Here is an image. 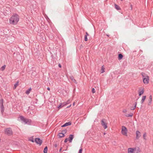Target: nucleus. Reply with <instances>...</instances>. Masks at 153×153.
<instances>
[{
  "label": "nucleus",
  "mask_w": 153,
  "mask_h": 153,
  "mask_svg": "<svg viewBox=\"0 0 153 153\" xmlns=\"http://www.w3.org/2000/svg\"><path fill=\"white\" fill-rule=\"evenodd\" d=\"M86 35H87V36L88 35V34L87 32H86Z\"/></svg>",
  "instance_id": "37"
},
{
  "label": "nucleus",
  "mask_w": 153,
  "mask_h": 153,
  "mask_svg": "<svg viewBox=\"0 0 153 153\" xmlns=\"http://www.w3.org/2000/svg\"><path fill=\"white\" fill-rule=\"evenodd\" d=\"M131 9H132V5H131Z\"/></svg>",
  "instance_id": "39"
},
{
  "label": "nucleus",
  "mask_w": 153,
  "mask_h": 153,
  "mask_svg": "<svg viewBox=\"0 0 153 153\" xmlns=\"http://www.w3.org/2000/svg\"><path fill=\"white\" fill-rule=\"evenodd\" d=\"M19 21V16L16 14L13 15L9 19L10 24L13 25H16Z\"/></svg>",
  "instance_id": "1"
},
{
  "label": "nucleus",
  "mask_w": 153,
  "mask_h": 153,
  "mask_svg": "<svg viewBox=\"0 0 153 153\" xmlns=\"http://www.w3.org/2000/svg\"><path fill=\"white\" fill-rule=\"evenodd\" d=\"M67 131V130H63L62 131V133H63L64 134V133H65Z\"/></svg>",
  "instance_id": "29"
},
{
  "label": "nucleus",
  "mask_w": 153,
  "mask_h": 153,
  "mask_svg": "<svg viewBox=\"0 0 153 153\" xmlns=\"http://www.w3.org/2000/svg\"><path fill=\"white\" fill-rule=\"evenodd\" d=\"M68 101H67V103H65V105H66V104H68Z\"/></svg>",
  "instance_id": "40"
},
{
  "label": "nucleus",
  "mask_w": 153,
  "mask_h": 153,
  "mask_svg": "<svg viewBox=\"0 0 153 153\" xmlns=\"http://www.w3.org/2000/svg\"><path fill=\"white\" fill-rule=\"evenodd\" d=\"M121 1H123V0H121Z\"/></svg>",
  "instance_id": "44"
},
{
  "label": "nucleus",
  "mask_w": 153,
  "mask_h": 153,
  "mask_svg": "<svg viewBox=\"0 0 153 153\" xmlns=\"http://www.w3.org/2000/svg\"><path fill=\"white\" fill-rule=\"evenodd\" d=\"M152 97L151 95H150L149 97V99L148 100L149 102L148 105H150L152 104Z\"/></svg>",
  "instance_id": "11"
},
{
  "label": "nucleus",
  "mask_w": 153,
  "mask_h": 153,
  "mask_svg": "<svg viewBox=\"0 0 153 153\" xmlns=\"http://www.w3.org/2000/svg\"><path fill=\"white\" fill-rule=\"evenodd\" d=\"M82 149H81L79 150V153H82Z\"/></svg>",
  "instance_id": "31"
},
{
  "label": "nucleus",
  "mask_w": 153,
  "mask_h": 153,
  "mask_svg": "<svg viewBox=\"0 0 153 153\" xmlns=\"http://www.w3.org/2000/svg\"><path fill=\"white\" fill-rule=\"evenodd\" d=\"M105 68H103V66H102V68H101V73H102L105 72L104 71Z\"/></svg>",
  "instance_id": "24"
},
{
  "label": "nucleus",
  "mask_w": 153,
  "mask_h": 153,
  "mask_svg": "<svg viewBox=\"0 0 153 153\" xmlns=\"http://www.w3.org/2000/svg\"><path fill=\"white\" fill-rule=\"evenodd\" d=\"M71 125V123L70 122L66 123H65L64 125L62 126V127H65L67 126L70 125Z\"/></svg>",
  "instance_id": "14"
},
{
  "label": "nucleus",
  "mask_w": 153,
  "mask_h": 153,
  "mask_svg": "<svg viewBox=\"0 0 153 153\" xmlns=\"http://www.w3.org/2000/svg\"><path fill=\"white\" fill-rule=\"evenodd\" d=\"M63 106H62V103L60 104V105L58 107V108L59 109L62 107Z\"/></svg>",
  "instance_id": "27"
},
{
  "label": "nucleus",
  "mask_w": 153,
  "mask_h": 153,
  "mask_svg": "<svg viewBox=\"0 0 153 153\" xmlns=\"http://www.w3.org/2000/svg\"><path fill=\"white\" fill-rule=\"evenodd\" d=\"M71 106V105L69 106H68L67 107V108H70Z\"/></svg>",
  "instance_id": "35"
},
{
  "label": "nucleus",
  "mask_w": 153,
  "mask_h": 153,
  "mask_svg": "<svg viewBox=\"0 0 153 153\" xmlns=\"http://www.w3.org/2000/svg\"><path fill=\"white\" fill-rule=\"evenodd\" d=\"M95 90L94 88H92V92L93 94L95 92Z\"/></svg>",
  "instance_id": "26"
},
{
  "label": "nucleus",
  "mask_w": 153,
  "mask_h": 153,
  "mask_svg": "<svg viewBox=\"0 0 153 153\" xmlns=\"http://www.w3.org/2000/svg\"><path fill=\"white\" fill-rule=\"evenodd\" d=\"M48 151V148L47 146L45 147L44 150V152L45 153H47Z\"/></svg>",
  "instance_id": "20"
},
{
  "label": "nucleus",
  "mask_w": 153,
  "mask_h": 153,
  "mask_svg": "<svg viewBox=\"0 0 153 153\" xmlns=\"http://www.w3.org/2000/svg\"><path fill=\"white\" fill-rule=\"evenodd\" d=\"M58 136L59 137H62L64 136V134L63 133H59L58 134Z\"/></svg>",
  "instance_id": "18"
},
{
  "label": "nucleus",
  "mask_w": 153,
  "mask_h": 153,
  "mask_svg": "<svg viewBox=\"0 0 153 153\" xmlns=\"http://www.w3.org/2000/svg\"><path fill=\"white\" fill-rule=\"evenodd\" d=\"M135 149L132 148H129L128 150V153H133Z\"/></svg>",
  "instance_id": "12"
},
{
  "label": "nucleus",
  "mask_w": 153,
  "mask_h": 153,
  "mask_svg": "<svg viewBox=\"0 0 153 153\" xmlns=\"http://www.w3.org/2000/svg\"><path fill=\"white\" fill-rule=\"evenodd\" d=\"M62 150V148H61L60 149H59V152H61Z\"/></svg>",
  "instance_id": "38"
},
{
  "label": "nucleus",
  "mask_w": 153,
  "mask_h": 153,
  "mask_svg": "<svg viewBox=\"0 0 153 153\" xmlns=\"http://www.w3.org/2000/svg\"><path fill=\"white\" fill-rule=\"evenodd\" d=\"M101 124L102 126L103 127V128L105 129L107 128L106 121L105 119H102L101 121Z\"/></svg>",
  "instance_id": "5"
},
{
  "label": "nucleus",
  "mask_w": 153,
  "mask_h": 153,
  "mask_svg": "<svg viewBox=\"0 0 153 153\" xmlns=\"http://www.w3.org/2000/svg\"><path fill=\"white\" fill-rule=\"evenodd\" d=\"M140 133L138 131H136V138L138 139L140 136Z\"/></svg>",
  "instance_id": "9"
},
{
  "label": "nucleus",
  "mask_w": 153,
  "mask_h": 153,
  "mask_svg": "<svg viewBox=\"0 0 153 153\" xmlns=\"http://www.w3.org/2000/svg\"><path fill=\"white\" fill-rule=\"evenodd\" d=\"M136 104H137V103H136V104H135V105L133 107H131V110H134L136 107Z\"/></svg>",
  "instance_id": "25"
},
{
  "label": "nucleus",
  "mask_w": 153,
  "mask_h": 153,
  "mask_svg": "<svg viewBox=\"0 0 153 153\" xmlns=\"http://www.w3.org/2000/svg\"><path fill=\"white\" fill-rule=\"evenodd\" d=\"M20 120L21 122V126H23L24 125L26 124L29 123V120L26 119L22 116H20Z\"/></svg>",
  "instance_id": "2"
},
{
  "label": "nucleus",
  "mask_w": 153,
  "mask_h": 153,
  "mask_svg": "<svg viewBox=\"0 0 153 153\" xmlns=\"http://www.w3.org/2000/svg\"><path fill=\"white\" fill-rule=\"evenodd\" d=\"M5 67H6V65H3V66H2L1 68V70L2 71H4L5 68Z\"/></svg>",
  "instance_id": "21"
},
{
  "label": "nucleus",
  "mask_w": 153,
  "mask_h": 153,
  "mask_svg": "<svg viewBox=\"0 0 153 153\" xmlns=\"http://www.w3.org/2000/svg\"><path fill=\"white\" fill-rule=\"evenodd\" d=\"M146 133H145L143 134V137L144 140H146Z\"/></svg>",
  "instance_id": "23"
},
{
  "label": "nucleus",
  "mask_w": 153,
  "mask_h": 153,
  "mask_svg": "<svg viewBox=\"0 0 153 153\" xmlns=\"http://www.w3.org/2000/svg\"><path fill=\"white\" fill-rule=\"evenodd\" d=\"M104 134H105V133H104Z\"/></svg>",
  "instance_id": "43"
},
{
  "label": "nucleus",
  "mask_w": 153,
  "mask_h": 153,
  "mask_svg": "<svg viewBox=\"0 0 153 153\" xmlns=\"http://www.w3.org/2000/svg\"><path fill=\"white\" fill-rule=\"evenodd\" d=\"M146 96H143L142 97V99L141 101V103H143L144 101H145V100L146 99Z\"/></svg>",
  "instance_id": "13"
},
{
  "label": "nucleus",
  "mask_w": 153,
  "mask_h": 153,
  "mask_svg": "<svg viewBox=\"0 0 153 153\" xmlns=\"http://www.w3.org/2000/svg\"><path fill=\"white\" fill-rule=\"evenodd\" d=\"M32 141L33 142V140H32Z\"/></svg>",
  "instance_id": "42"
},
{
  "label": "nucleus",
  "mask_w": 153,
  "mask_h": 153,
  "mask_svg": "<svg viewBox=\"0 0 153 153\" xmlns=\"http://www.w3.org/2000/svg\"><path fill=\"white\" fill-rule=\"evenodd\" d=\"M87 40H88V38H87V36L86 35L85 36V41H87Z\"/></svg>",
  "instance_id": "28"
},
{
  "label": "nucleus",
  "mask_w": 153,
  "mask_h": 153,
  "mask_svg": "<svg viewBox=\"0 0 153 153\" xmlns=\"http://www.w3.org/2000/svg\"><path fill=\"white\" fill-rule=\"evenodd\" d=\"M47 90H48V91H50V88L49 87H48L47 88Z\"/></svg>",
  "instance_id": "34"
},
{
  "label": "nucleus",
  "mask_w": 153,
  "mask_h": 153,
  "mask_svg": "<svg viewBox=\"0 0 153 153\" xmlns=\"http://www.w3.org/2000/svg\"><path fill=\"white\" fill-rule=\"evenodd\" d=\"M54 146L55 147H56L57 146V144H54Z\"/></svg>",
  "instance_id": "33"
},
{
  "label": "nucleus",
  "mask_w": 153,
  "mask_h": 153,
  "mask_svg": "<svg viewBox=\"0 0 153 153\" xmlns=\"http://www.w3.org/2000/svg\"><path fill=\"white\" fill-rule=\"evenodd\" d=\"M31 88H30L26 91V94H29L31 91Z\"/></svg>",
  "instance_id": "15"
},
{
  "label": "nucleus",
  "mask_w": 153,
  "mask_h": 153,
  "mask_svg": "<svg viewBox=\"0 0 153 153\" xmlns=\"http://www.w3.org/2000/svg\"><path fill=\"white\" fill-rule=\"evenodd\" d=\"M19 85V82H17L14 85V89H15Z\"/></svg>",
  "instance_id": "22"
},
{
  "label": "nucleus",
  "mask_w": 153,
  "mask_h": 153,
  "mask_svg": "<svg viewBox=\"0 0 153 153\" xmlns=\"http://www.w3.org/2000/svg\"><path fill=\"white\" fill-rule=\"evenodd\" d=\"M68 138H66L64 142L65 143H66L68 141Z\"/></svg>",
  "instance_id": "30"
},
{
  "label": "nucleus",
  "mask_w": 153,
  "mask_h": 153,
  "mask_svg": "<svg viewBox=\"0 0 153 153\" xmlns=\"http://www.w3.org/2000/svg\"><path fill=\"white\" fill-rule=\"evenodd\" d=\"M5 133L8 135H10L12 134V131L11 128H7L5 130Z\"/></svg>",
  "instance_id": "6"
},
{
  "label": "nucleus",
  "mask_w": 153,
  "mask_h": 153,
  "mask_svg": "<svg viewBox=\"0 0 153 153\" xmlns=\"http://www.w3.org/2000/svg\"><path fill=\"white\" fill-rule=\"evenodd\" d=\"M121 132L123 135L126 136H127L128 130L125 126H122Z\"/></svg>",
  "instance_id": "4"
},
{
  "label": "nucleus",
  "mask_w": 153,
  "mask_h": 153,
  "mask_svg": "<svg viewBox=\"0 0 153 153\" xmlns=\"http://www.w3.org/2000/svg\"><path fill=\"white\" fill-rule=\"evenodd\" d=\"M35 141L37 144H39V145H41L42 143V140L39 138H36Z\"/></svg>",
  "instance_id": "8"
},
{
  "label": "nucleus",
  "mask_w": 153,
  "mask_h": 153,
  "mask_svg": "<svg viewBox=\"0 0 153 153\" xmlns=\"http://www.w3.org/2000/svg\"><path fill=\"white\" fill-rule=\"evenodd\" d=\"M73 105L74 106V103H73Z\"/></svg>",
  "instance_id": "41"
},
{
  "label": "nucleus",
  "mask_w": 153,
  "mask_h": 153,
  "mask_svg": "<svg viewBox=\"0 0 153 153\" xmlns=\"http://www.w3.org/2000/svg\"><path fill=\"white\" fill-rule=\"evenodd\" d=\"M114 5H115V8L116 9H117L118 10H121L120 7L119 6H118L116 4H115Z\"/></svg>",
  "instance_id": "17"
},
{
  "label": "nucleus",
  "mask_w": 153,
  "mask_h": 153,
  "mask_svg": "<svg viewBox=\"0 0 153 153\" xmlns=\"http://www.w3.org/2000/svg\"><path fill=\"white\" fill-rule=\"evenodd\" d=\"M59 66L60 67V68H61V65L60 64H59Z\"/></svg>",
  "instance_id": "36"
},
{
  "label": "nucleus",
  "mask_w": 153,
  "mask_h": 153,
  "mask_svg": "<svg viewBox=\"0 0 153 153\" xmlns=\"http://www.w3.org/2000/svg\"><path fill=\"white\" fill-rule=\"evenodd\" d=\"M74 135H70L69 137V138H68V140L69 141L70 143H71L72 141V140L74 138Z\"/></svg>",
  "instance_id": "10"
},
{
  "label": "nucleus",
  "mask_w": 153,
  "mask_h": 153,
  "mask_svg": "<svg viewBox=\"0 0 153 153\" xmlns=\"http://www.w3.org/2000/svg\"><path fill=\"white\" fill-rule=\"evenodd\" d=\"M144 93V89H142L140 91H139V95L141 96V95H142Z\"/></svg>",
  "instance_id": "16"
},
{
  "label": "nucleus",
  "mask_w": 153,
  "mask_h": 153,
  "mask_svg": "<svg viewBox=\"0 0 153 153\" xmlns=\"http://www.w3.org/2000/svg\"><path fill=\"white\" fill-rule=\"evenodd\" d=\"M127 110L126 109H124L123 110V112L125 114V116L126 117H131L133 116V114L132 113H131L130 114H127Z\"/></svg>",
  "instance_id": "7"
},
{
  "label": "nucleus",
  "mask_w": 153,
  "mask_h": 153,
  "mask_svg": "<svg viewBox=\"0 0 153 153\" xmlns=\"http://www.w3.org/2000/svg\"><path fill=\"white\" fill-rule=\"evenodd\" d=\"M142 75L143 76V81L144 83L146 85L148 84L149 82V77L146 75L142 74Z\"/></svg>",
  "instance_id": "3"
},
{
  "label": "nucleus",
  "mask_w": 153,
  "mask_h": 153,
  "mask_svg": "<svg viewBox=\"0 0 153 153\" xmlns=\"http://www.w3.org/2000/svg\"><path fill=\"white\" fill-rule=\"evenodd\" d=\"M123 57V55L121 54H120L118 56V59H122Z\"/></svg>",
  "instance_id": "19"
},
{
  "label": "nucleus",
  "mask_w": 153,
  "mask_h": 153,
  "mask_svg": "<svg viewBox=\"0 0 153 153\" xmlns=\"http://www.w3.org/2000/svg\"><path fill=\"white\" fill-rule=\"evenodd\" d=\"M3 99H1L0 100V103H1L2 104L3 103Z\"/></svg>",
  "instance_id": "32"
}]
</instances>
